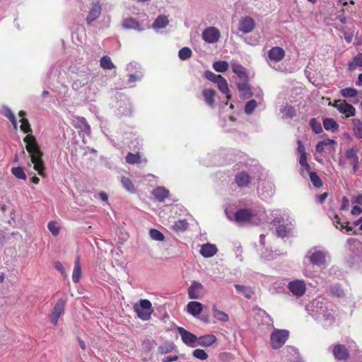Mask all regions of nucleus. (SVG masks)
Returning <instances> with one entry per match:
<instances>
[{
  "mask_svg": "<svg viewBox=\"0 0 362 362\" xmlns=\"http://www.w3.org/2000/svg\"><path fill=\"white\" fill-rule=\"evenodd\" d=\"M20 122H21V130L28 134L23 139V141L25 143V148L30 155L33 168L40 176L44 177L45 168L42 160L43 153L41 151L35 137L31 134L32 129L28 120L26 118H23Z\"/></svg>",
  "mask_w": 362,
  "mask_h": 362,
  "instance_id": "f257e3e1",
  "label": "nucleus"
},
{
  "mask_svg": "<svg viewBox=\"0 0 362 362\" xmlns=\"http://www.w3.org/2000/svg\"><path fill=\"white\" fill-rule=\"evenodd\" d=\"M134 310L136 313L137 316L143 320H149L153 312L151 303L146 299H142L140 300L139 304H135Z\"/></svg>",
  "mask_w": 362,
  "mask_h": 362,
  "instance_id": "f03ea898",
  "label": "nucleus"
},
{
  "mask_svg": "<svg viewBox=\"0 0 362 362\" xmlns=\"http://www.w3.org/2000/svg\"><path fill=\"white\" fill-rule=\"evenodd\" d=\"M288 338V332L285 329H275L271 334L270 341L274 349L281 348Z\"/></svg>",
  "mask_w": 362,
  "mask_h": 362,
  "instance_id": "7ed1b4c3",
  "label": "nucleus"
},
{
  "mask_svg": "<svg viewBox=\"0 0 362 362\" xmlns=\"http://www.w3.org/2000/svg\"><path fill=\"white\" fill-rule=\"evenodd\" d=\"M66 304V300L62 298L54 305L49 315L50 321L54 326L57 325L58 320L64 313Z\"/></svg>",
  "mask_w": 362,
  "mask_h": 362,
  "instance_id": "20e7f679",
  "label": "nucleus"
},
{
  "mask_svg": "<svg viewBox=\"0 0 362 362\" xmlns=\"http://www.w3.org/2000/svg\"><path fill=\"white\" fill-rule=\"evenodd\" d=\"M333 106L337 109V110L343 114L346 118L353 117L356 115V108L351 104L343 100H334Z\"/></svg>",
  "mask_w": 362,
  "mask_h": 362,
  "instance_id": "39448f33",
  "label": "nucleus"
},
{
  "mask_svg": "<svg viewBox=\"0 0 362 362\" xmlns=\"http://www.w3.org/2000/svg\"><path fill=\"white\" fill-rule=\"evenodd\" d=\"M288 288L296 297L303 296L306 291V285L303 280L296 279L288 284Z\"/></svg>",
  "mask_w": 362,
  "mask_h": 362,
  "instance_id": "423d86ee",
  "label": "nucleus"
},
{
  "mask_svg": "<svg viewBox=\"0 0 362 362\" xmlns=\"http://www.w3.org/2000/svg\"><path fill=\"white\" fill-rule=\"evenodd\" d=\"M305 259L313 264L322 265L325 262V255L323 252L313 248L308 252Z\"/></svg>",
  "mask_w": 362,
  "mask_h": 362,
  "instance_id": "0eeeda50",
  "label": "nucleus"
},
{
  "mask_svg": "<svg viewBox=\"0 0 362 362\" xmlns=\"http://www.w3.org/2000/svg\"><path fill=\"white\" fill-rule=\"evenodd\" d=\"M205 293L204 286L197 281H193L188 288V296L190 299H199Z\"/></svg>",
  "mask_w": 362,
  "mask_h": 362,
  "instance_id": "6e6552de",
  "label": "nucleus"
},
{
  "mask_svg": "<svg viewBox=\"0 0 362 362\" xmlns=\"http://www.w3.org/2000/svg\"><path fill=\"white\" fill-rule=\"evenodd\" d=\"M177 331L182 338V341L186 345L191 347L196 346L197 344L198 337L181 327H177Z\"/></svg>",
  "mask_w": 362,
  "mask_h": 362,
  "instance_id": "1a4fd4ad",
  "label": "nucleus"
},
{
  "mask_svg": "<svg viewBox=\"0 0 362 362\" xmlns=\"http://www.w3.org/2000/svg\"><path fill=\"white\" fill-rule=\"evenodd\" d=\"M220 32L215 27H208L202 33L203 40L209 43H215L220 38Z\"/></svg>",
  "mask_w": 362,
  "mask_h": 362,
  "instance_id": "9d476101",
  "label": "nucleus"
},
{
  "mask_svg": "<svg viewBox=\"0 0 362 362\" xmlns=\"http://www.w3.org/2000/svg\"><path fill=\"white\" fill-rule=\"evenodd\" d=\"M332 354L334 357L339 361H346L350 356L349 352L346 346L340 344L334 345Z\"/></svg>",
  "mask_w": 362,
  "mask_h": 362,
  "instance_id": "9b49d317",
  "label": "nucleus"
},
{
  "mask_svg": "<svg viewBox=\"0 0 362 362\" xmlns=\"http://www.w3.org/2000/svg\"><path fill=\"white\" fill-rule=\"evenodd\" d=\"M255 26L254 19L249 16H245L240 19L238 30L243 33H251Z\"/></svg>",
  "mask_w": 362,
  "mask_h": 362,
  "instance_id": "f8f14e48",
  "label": "nucleus"
},
{
  "mask_svg": "<svg viewBox=\"0 0 362 362\" xmlns=\"http://www.w3.org/2000/svg\"><path fill=\"white\" fill-rule=\"evenodd\" d=\"M234 216L237 222L243 223L252 220L255 214L250 209H240L235 213Z\"/></svg>",
  "mask_w": 362,
  "mask_h": 362,
  "instance_id": "ddd939ff",
  "label": "nucleus"
},
{
  "mask_svg": "<svg viewBox=\"0 0 362 362\" xmlns=\"http://www.w3.org/2000/svg\"><path fill=\"white\" fill-rule=\"evenodd\" d=\"M234 180L238 187L244 188L249 186L252 177L247 172L243 170L235 175Z\"/></svg>",
  "mask_w": 362,
  "mask_h": 362,
  "instance_id": "4468645a",
  "label": "nucleus"
},
{
  "mask_svg": "<svg viewBox=\"0 0 362 362\" xmlns=\"http://www.w3.org/2000/svg\"><path fill=\"white\" fill-rule=\"evenodd\" d=\"M102 11V6L99 1L92 4V7L89 11L86 16V22L88 24H90L92 22L98 19Z\"/></svg>",
  "mask_w": 362,
  "mask_h": 362,
  "instance_id": "2eb2a0df",
  "label": "nucleus"
},
{
  "mask_svg": "<svg viewBox=\"0 0 362 362\" xmlns=\"http://www.w3.org/2000/svg\"><path fill=\"white\" fill-rule=\"evenodd\" d=\"M285 57V51L282 47H273L268 52V57L271 61L279 62Z\"/></svg>",
  "mask_w": 362,
  "mask_h": 362,
  "instance_id": "dca6fc26",
  "label": "nucleus"
},
{
  "mask_svg": "<svg viewBox=\"0 0 362 362\" xmlns=\"http://www.w3.org/2000/svg\"><path fill=\"white\" fill-rule=\"evenodd\" d=\"M202 94L206 104L213 107L215 105L216 90L212 88H204L202 90Z\"/></svg>",
  "mask_w": 362,
  "mask_h": 362,
  "instance_id": "f3484780",
  "label": "nucleus"
},
{
  "mask_svg": "<svg viewBox=\"0 0 362 362\" xmlns=\"http://www.w3.org/2000/svg\"><path fill=\"white\" fill-rule=\"evenodd\" d=\"M217 252L218 249L216 245L211 243H205L202 245L200 249V254L206 258L214 256Z\"/></svg>",
  "mask_w": 362,
  "mask_h": 362,
  "instance_id": "a211bd4d",
  "label": "nucleus"
},
{
  "mask_svg": "<svg viewBox=\"0 0 362 362\" xmlns=\"http://www.w3.org/2000/svg\"><path fill=\"white\" fill-rule=\"evenodd\" d=\"M358 150L355 148L348 149L345 153V156L349 160V164L353 166L354 172L356 170V168L358 163Z\"/></svg>",
  "mask_w": 362,
  "mask_h": 362,
  "instance_id": "6ab92c4d",
  "label": "nucleus"
},
{
  "mask_svg": "<svg viewBox=\"0 0 362 362\" xmlns=\"http://www.w3.org/2000/svg\"><path fill=\"white\" fill-rule=\"evenodd\" d=\"M320 308L319 315H322V320L325 322V325H332L334 322V312L332 310H327V308L323 309L320 307Z\"/></svg>",
  "mask_w": 362,
  "mask_h": 362,
  "instance_id": "aec40b11",
  "label": "nucleus"
},
{
  "mask_svg": "<svg viewBox=\"0 0 362 362\" xmlns=\"http://www.w3.org/2000/svg\"><path fill=\"white\" fill-rule=\"evenodd\" d=\"M217 341V339L214 334H206L198 337L197 345L204 347H208L211 346Z\"/></svg>",
  "mask_w": 362,
  "mask_h": 362,
  "instance_id": "412c9836",
  "label": "nucleus"
},
{
  "mask_svg": "<svg viewBox=\"0 0 362 362\" xmlns=\"http://www.w3.org/2000/svg\"><path fill=\"white\" fill-rule=\"evenodd\" d=\"M154 198L158 202H163L169 197V191L163 187H157L152 192Z\"/></svg>",
  "mask_w": 362,
  "mask_h": 362,
  "instance_id": "4be33fe9",
  "label": "nucleus"
},
{
  "mask_svg": "<svg viewBox=\"0 0 362 362\" xmlns=\"http://www.w3.org/2000/svg\"><path fill=\"white\" fill-rule=\"evenodd\" d=\"M235 287L238 293L242 294L245 298L247 299L252 298L255 293L254 288L251 286L235 284Z\"/></svg>",
  "mask_w": 362,
  "mask_h": 362,
  "instance_id": "5701e85b",
  "label": "nucleus"
},
{
  "mask_svg": "<svg viewBox=\"0 0 362 362\" xmlns=\"http://www.w3.org/2000/svg\"><path fill=\"white\" fill-rule=\"evenodd\" d=\"M122 25L127 29H134L139 31L144 30V28L141 26L140 23L133 18L124 19L122 22Z\"/></svg>",
  "mask_w": 362,
  "mask_h": 362,
  "instance_id": "b1692460",
  "label": "nucleus"
},
{
  "mask_svg": "<svg viewBox=\"0 0 362 362\" xmlns=\"http://www.w3.org/2000/svg\"><path fill=\"white\" fill-rule=\"evenodd\" d=\"M203 305L197 301H191L187 304L188 312L194 316H197L202 313Z\"/></svg>",
  "mask_w": 362,
  "mask_h": 362,
  "instance_id": "393cba45",
  "label": "nucleus"
},
{
  "mask_svg": "<svg viewBox=\"0 0 362 362\" xmlns=\"http://www.w3.org/2000/svg\"><path fill=\"white\" fill-rule=\"evenodd\" d=\"M354 135L358 139H362V120L358 118L352 119Z\"/></svg>",
  "mask_w": 362,
  "mask_h": 362,
  "instance_id": "a878e982",
  "label": "nucleus"
},
{
  "mask_svg": "<svg viewBox=\"0 0 362 362\" xmlns=\"http://www.w3.org/2000/svg\"><path fill=\"white\" fill-rule=\"evenodd\" d=\"M233 71L241 79L247 80V75L245 68L238 64H232L231 65Z\"/></svg>",
  "mask_w": 362,
  "mask_h": 362,
  "instance_id": "bb28decb",
  "label": "nucleus"
},
{
  "mask_svg": "<svg viewBox=\"0 0 362 362\" xmlns=\"http://www.w3.org/2000/svg\"><path fill=\"white\" fill-rule=\"evenodd\" d=\"M323 126L327 131L336 132L339 129V124L332 118H325L323 119Z\"/></svg>",
  "mask_w": 362,
  "mask_h": 362,
  "instance_id": "cd10ccee",
  "label": "nucleus"
},
{
  "mask_svg": "<svg viewBox=\"0 0 362 362\" xmlns=\"http://www.w3.org/2000/svg\"><path fill=\"white\" fill-rule=\"evenodd\" d=\"M217 86L218 89L221 93L223 94H226V98L228 99L230 98V95L229 94V88L228 86V83L226 78H224L222 76L221 78L218 79V81H216Z\"/></svg>",
  "mask_w": 362,
  "mask_h": 362,
  "instance_id": "c85d7f7f",
  "label": "nucleus"
},
{
  "mask_svg": "<svg viewBox=\"0 0 362 362\" xmlns=\"http://www.w3.org/2000/svg\"><path fill=\"white\" fill-rule=\"evenodd\" d=\"M336 141L330 139H325L324 141H319L316 146L315 150L317 153L323 152L327 146L336 144Z\"/></svg>",
  "mask_w": 362,
  "mask_h": 362,
  "instance_id": "c756f323",
  "label": "nucleus"
},
{
  "mask_svg": "<svg viewBox=\"0 0 362 362\" xmlns=\"http://www.w3.org/2000/svg\"><path fill=\"white\" fill-rule=\"evenodd\" d=\"M81 265H80L79 257H77L75 260L74 270H73V273H72L73 281L75 283H77L81 278Z\"/></svg>",
  "mask_w": 362,
  "mask_h": 362,
  "instance_id": "7c9ffc66",
  "label": "nucleus"
},
{
  "mask_svg": "<svg viewBox=\"0 0 362 362\" xmlns=\"http://www.w3.org/2000/svg\"><path fill=\"white\" fill-rule=\"evenodd\" d=\"M169 23V21L165 16H158L153 23L154 28H164Z\"/></svg>",
  "mask_w": 362,
  "mask_h": 362,
  "instance_id": "2f4dec72",
  "label": "nucleus"
},
{
  "mask_svg": "<svg viewBox=\"0 0 362 362\" xmlns=\"http://www.w3.org/2000/svg\"><path fill=\"white\" fill-rule=\"evenodd\" d=\"M126 162L129 164H139L142 162L141 156L140 153H128L126 156Z\"/></svg>",
  "mask_w": 362,
  "mask_h": 362,
  "instance_id": "473e14b6",
  "label": "nucleus"
},
{
  "mask_svg": "<svg viewBox=\"0 0 362 362\" xmlns=\"http://www.w3.org/2000/svg\"><path fill=\"white\" fill-rule=\"evenodd\" d=\"M212 311H213L214 317H216L218 320L221 321V322L228 321V315L226 313H224L221 310H219L215 305H214L212 307Z\"/></svg>",
  "mask_w": 362,
  "mask_h": 362,
  "instance_id": "72a5a7b5",
  "label": "nucleus"
},
{
  "mask_svg": "<svg viewBox=\"0 0 362 362\" xmlns=\"http://www.w3.org/2000/svg\"><path fill=\"white\" fill-rule=\"evenodd\" d=\"M356 66L362 67V53H358L353 58L352 61L349 63V70H354Z\"/></svg>",
  "mask_w": 362,
  "mask_h": 362,
  "instance_id": "f704fd0d",
  "label": "nucleus"
},
{
  "mask_svg": "<svg viewBox=\"0 0 362 362\" xmlns=\"http://www.w3.org/2000/svg\"><path fill=\"white\" fill-rule=\"evenodd\" d=\"M121 183L122 184L124 188H125L128 192L131 193L135 192L134 185L129 178L124 176L122 177Z\"/></svg>",
  "mask_w": 362,
  "mask_h": 362,
  "instance_id": "c9c22d12",
  "label": "nucleus"
},
{
  "mask_svg": "<svg viewBox=\"0 0 362 362\" xmlns=\"http://www.w3.org/2000/svg\"><path fill=\"white\" fill-rule=\"evenodd\" d=\"M100 66L104 69L111 70L115 68V65L108 56L103 57L100 60Z\"/></svg>",
  "mask_w": 362,
  "mask_h": 362,
  "instance_id": "e433bc0d",
  "label": "nucleus"
},
{
  "mask_svg": "<svg viewBox=\"0 0 362 362\" xmlns=\"http://www.w3.org/2000/svg\"><path fill=\"white\" fill-rule=\"evenodd\" d=\"M213 68L217 72H225L228 69V64L226 61H218L213 64Z\"/></svg>",
  "mask_w": 362,
  "mask_h": 362,
  "instance_id": "4c0bfd02",
  "label": "nucleus"
},
{
  "mask_svg": "<svg viewBox=\"0 0 362 362\" xmlns=\"http://www.w3.org/2000/svg\"><path fill=\"white\" fill-rule=\"evenodd\" d=\"M156 343L153 340L145 339L141 343V349L146 353L151 352L155 347Z\"/></svg>",
  "mask_w": 362,
  "mask_h": 362,
  "instance_id": "58836bf2",
  "label": "nucleus"
},
{
  "mask_svg": "<svg viewBox=\"0 0 362 362\" xmlns=\"http://www.w3.org/2000/svg\"><path fill=\"white\" fill-rule=\"evenodd\" d=\"M282 113L286 118H293L296 115V110L291 105H286L282 109Z\"/></svg>",
  "mask_w": 362,
  "mask_h": 362,
  "instance_id": "ea45409f",
  "label": "nucleus"
},
{
  "mask_svg": "<svg viewBox=\"0 0 362 362\" xmlns=\"http://www.w3.org/2000/svg\"><path fill=\"white\" fill-rule=\"evenodd\" d=\"M308 174L311 182L315 187L320 188L322 186V181L316 173L310 171Z\"/></svg>",
  "mask_w": 362,
  "mask_h": 362,
  "instance_id": "a19ab883",
  "label": "nucleus"
},
{
  "mask_svg": "<svg viewBox=\"0 0 362 362\" xmlns=\"http://www.w3.org/2000/svg\"><path fill=\"white\" fill-rule=\"evenodd\" d=\"M340 92L344 98H354L358 94L357 90L354 88H345L341 89Z\"/></svg>",
  "mask_w": 362,
  "mask_h": 362,
  "instance_id": "79ce46f5",
  "label": "nucleus"
},
{
  "mask_svg": "<svg viewBox=\"0 0 362 362\" xmlns=\"http://www.w3.org/2000/svg\"><path fill=\"white\" fill-rule=\"evenodd\" d=\"M192 50L187 47H182L181 49H180L178 52L179 58L181 60H187L189 59L192 57Z\"/></svg>",
  "mask_w": 362,
  "mask_h": 362,
  "instance_id": "37998d69",
  "label": "nucleus"
},
{
  "mask_svg": "<svg viewBox=\"0 0 362 362\" xmlns=\"http://www.w3.org/2000/svg\"><path fill=\"white\" fill-rule=\"evenodd\" d=\"M11 173L18 179L26 180V175L21 167L12 168Z\"/></svg>",
  "mask_w": 362,
  "mask_h": 362,
  "instance_id": "c03bdc74",
  "label": "nucleus"
},
{
  "mask_svg": "<svg viewBox=\"0 0 362 362\" xmlns=\"http://www.w3.org/2000/svg\"><path fill=\"white\" fill-rule=\"evenodd\" d=\"M257 106V103L255 100L252 99L247 101L245 106V112L247 115H251Z\"/></svg>",
  "mask_w": 362,
  "mask_h": 362,
  "instance_id": "a18cd8bd",
  "label": "nucleus"
},
{
  "mask_svg": "<svg viewBox=\"0 0 362 362\" xmlns=\"http://www.w3.org/2000/svg\"><path fill=\"white\" fill-rule=\"evenodd\" d=\"M151 238L154 240L163 241L165 238L164 235L157 229L151 228L149 232Z\"/></svg>",
  "mask_w": 362,
  "mask_h": 362,
  "instance_id": "49530a36",
  "label": "nucleus"
},
{
  "mask_svg": "<svg viewBox=\"0 0 362 362\" xmlns=\"http://www.w3.org/2000/svg\"><path fill=\"white\" fill-rule=\"evenodd\" d=\"M310 125L313 131L315 134H320L322 132L321 124L317 121L315 118H312L310 120Z\"/></svg>",
  "mask_w": 362,
  "mask_h": 362,
  "instance_id": "de8ad7c7",
  "label": "nucleus"
},
{
  "mask_svg": "<svg viewBox=\"0 0 362 362\" xmlns=\"http://www.w3.org/2000/svg\"><path fill=\"white\" fill-rule=\"evenodd\" d=\"M192 356L199 360H206L208 358V354L204 350L200 349L194 350L192 352Z\"/></svg>",
  "mask_w": 362,
  "mask_h": 362,
  "instance_id": "09e8293b",
  "label": "nucleus"
},
{
  "mask_svg": "<svg viewBox=\"0 0 362 362\" xmlns=\"http://www.w3.org/2000/svg\"><path fill=\"white\" fill-rule=\"evenodd\" d=\"M204 76L206 78H207L209 81H212L214 83H216V81H218L219 78H221V75L215 74L211 71L207 70L204 72Z\"/></svg>",
  "mask_w": 362,
  "mask_h": 362,
  "instance_id": "8fccbe9b",
  "label": "nucleus"
},
{
  "mask_svg": "<svg viewBox=\"0 0 362 362\" xmlns=\"http://www.w3.org/2000/svg\"><path fill=\"white\" fill-rule=\"evenodd\" d=\"M299 163H300V166L303 168H304L308 173H310L311 171L310 170L311 168L307 162V156H304V155H303V156H300Z\"/></svg>",
  "mask_w": 362,
  "mask_h": 362,
  "instance_id": "3c124183",
  "label": "nucleus"
},
{
  "mask_svg": "<svg viewBox=\"0 0 362 362\" xmlns=\"http://www.w3.org/2000/svg\"><path fill=\"white\" fill-rule=\"evenodd\" d=\"M12 123L14 129L17 128V122L15 115L12 112V111L9 109H8L6 111V113L4 115Z\"/></svg>",
  "mask_w": 362,
  "mask_h": 362,
  "instance_id": "603ef678",
  "label": "nucleus"
},
{
  "mask_svg": "<svg viewBox=\"0 0 362 362\" xmlns=\"http://www.w3.org/2000/svg\"><path fill=\"white\" fill-rule=\"evenodd\" d=\"M297 145V151L300 154V156H303V155H304V156H306L307 154L303 142L300 140H298Z\"/></svg>",
  "mask_w": 362,
  "mask_h": 362,
  "instance_id": "864d4df0",
  "label": "nucleus"
},
{
  "mask_svg": "<svg viewBox=\"0 0 362 362\" xmlns=\"http://www.w3.org/2000/svg\"><path fill=\"white\" fill-rule=\"evenodd\" d=\"M349 206H350V204H349V199L346 197L344 196L341 198V205L340 209L342 211H346L349 209Z\"/></svg>",
  "mask_w": 362,
  "mask_h": 362,
  "instance_id": "5fc2aeb1",
  "label": "nucleus"
},
{
  "mask_svg": "<svg viewBox=\"0 0 362 362\" xmlns=\"http://www.w3.org/2000/svg\"><path fill=\"white\" fill-rule=\"evenodd\" d=\"M286 228H276L275 231L277 236L281 238L285 237L288 233Z\"/></svg>",
  "mask_w": 362,
  "mask_h": 362,
  "instance_id": "6e6d98bb",
  "label": "nucleus"
},
{
  "mask_svg": "<svg viewBox=\"0 0 362 362\" xmlns=\"http://www.w3.org/2000/svg\"><path fill=\"white\" fill-rule=\"evenodd\" d=\"M237 86L240 92H247L250 90V87L247 82L239 83Z\"/></svg>",
  "mask_w": 362,
  "mask_h": 362,
  "instance_id": "4d7b16f0",
  "label": "nucleus"
},
{
  "mask_svg": "<svg viewBox=\"0 0 362 362\" xmlns=\"http://www.w3.org/2000/svg\"><path fill=\"white\" fill-rule=\"evenodd\" d=\"M331 290H332V293H334V295H336L337 296H341L343 294V291L341 289V288L339 286H338L337 285L333 286L331 288Z\"/></svg>",
  "mask_w": 362,
  "mask_h": 362,
  "instance_id": "13d9d810",
  "label": "nucleus"
},
{
  "mask_svg": "<svg viewBox=\"0 0 362 362\" xmlns=\"http://www.w3.org/2000/svg\"><path fill=\"white\" fill-rule=\"evenodd\" d=\"M362 213V209L358 206H354L351 211V214L354 216L360 215Z\"/></svg>",
  "mask_w": 362,
  "mask_h": 362,
  "instance_id": "bf43d9fd",
  "label": "nucleus"
},
{
  "mask_svg": "<svg viewBox=\"0 0 362 362\" xmlns=\"http://www.w3.org/2000/svg\"><path fill=\"white\" fill-rule=\"evenodd\" d=\"M54 268L57 270L59 271L62 273V274H64L65 273L64 267L63 264L59 262H57L54 263Z\"/></svg>",
  "mask_w": 362,
  "mask_h": 362,
  "instance_id": "052dcab7",
  "label": "nucleus"
},
{
  "mask_svg": "<svg viewBox=\"0 0 362 362\" xmlns=\"http://www.w3.org/2000/svg\"><path fill=\"white\" fill-rule=\"evenodd\" d=\"M79 121L81 122V124L84 127L85 130H86V131L90 130V127L84 117L79 118Z\"/></svg>",
  "mask_w": 362,
  "mask_h": 362,
  "instance_id": "680f3d73",
  "label": "nucleus"
},
{
  "mask_svg": "<svg viewBox=\"0 0 362 362\" xmlns=\"http://www.w3.org/2000/svg\"><path fill=\"white\" fill-rule=\"evenodd\" d=\"M158 351L161 354H164L170 352L171 351V349L166 346H160L158 348Z\"/></svg>",
  "mask_w": 362,
  "mask_h": 362,
  "instance_id": "e2e57ef3",
  "label": "nucleus"
},
{
  "mask_svg": "<svg viewBox=\"0 0 362 362\" xmlns=\"http://www.w3.org/2000/svg\"><path fill=\"white\" fill-rule=\"evenodd\" d=\"M178 358L177 356H166L163 358V362H172L177 361Z\"/></svg>",
  "mask_w": 362,
  "mask_h": 362,
  "instance_id": "0e129e2a",
  "label": "nucleus"
},
{
  "mask_svg": "<svg viewBox=\"0 0 362 362\" xmlns=\"http://www.w3.org/2000/svg\"><path fill=\"white\" fill-rule=\"evenodd\" d=\"M353 202L358 205H362V194L355 197L353 199Z\"/></svg>",
  "mask_w": 362,
  "mask_h": 362,
  "instance_id": "69168bd1",
  "label": "nucleus"
},
{
  "mask_svg": "<svg viewBox=\"0 0 362 362\" xmlns=\"http://www.w3.org/2000/svg\"><path fill=\"white\" fill-rule=\"evenodd\" d=\"M98 196L102 201L107 202L108 199L107 194L104 192H100Z\"/></svg>",
  "mask_w": 362,
  "mask_h": 362,
  "instance_id": "338daca9",
  "label": "nucleus"
},
{
  "mask_svg": "<svg viewBox=\"0 0 362 362\" xmlns=\"http://www.w3.org/2000/svg\"><path fill=\"white\" fill-rule=\"evenodd\" d=\"M356 359L357 362H362V352L361 351H356Z\"/></svg>",
  "mask_w": 362,
  "mask_h": 362,
  "instance_id": "774afa93",
  "label": "nucleus"
}]
</instances>
